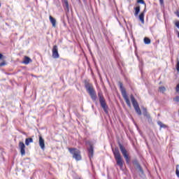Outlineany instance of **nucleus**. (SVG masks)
I'll return each instance as SVG.
<instances>
[{
	"instance_id": "obj_1",
	"label": "nucleus",
	"mask_w": 179,
	"mask_h": 179,
	"mask_svg": "<svg viewBox=\"0 0 179 179\" xmlns=\"http://www.w3.org/2000/svg\"><path fill=\"white\" fill-rule=\"evenodd\" d=\"M113 153L114 155L115 160H116L117 164L122 169L124 167V160L122 159V157H121V154L120 153V150L118 148H115L113 149Z\"/></svg>"
},
{
	"instance_id": "obj_2",
	"label": "nucleus",
	"mask_w": 179,
	"mask_h": 179,
	"mask_svg": "<svg viewBox=\"0 0 179 179\" xmlns=\"http://www.w3.org/2000/svg\"><path fill=\"white\" fill-rule=\"evenodd\" d=\"M85 89L89 93L92 100L96 101V100H97V94H96V91H94V88H93V85L90 83L85 84Z\"/></svg>"
},
{
	"instance_id": "obj_3",
	"label": "nucleus",
	"mask_w": 179,
	"mask_h": 179,
	"mask_svg": "<svg viewBox=\"0 0 179 179\" xmlns=\"http://www.w3.org/2000/svg\"><path fill=\"white\" fill-rule=\"evenodd\" d=\"M118 86L120 89L122 96L126 101V103L127 104L128 107H131V101H129V98L128 97V94H127V90L124 87V85L122 84V83L119 82Z\"/></svg>"
},
{
	"instance_id": "obj_4",
	"label": "nucleus",
	"mask_w": 179,
	"mask_h": 179,
	"mask_svg": "<svg viewBox=\"0 0 179 179\" xmlns=\"http://www.w3.org/2000/svg\"><path fill=\"white\" fill-rule=\"evenodd\" d=\"M69 152L72 155L73 159H75L76 162L82 160V155H80V150L75 148H69Z\"/></svg>"
},
{
	"instance_id": "obj_5",
	"label": "nucleus",
	"mask_w": 179,
	"mask_h": 179,
	"mask_svg": "<svg viewBox=\"0 0 179 179\" xmlns=\"http://www.w3.org/2000/svg\"><path fill=\"white\" fill-rule=\"evenodd\" d=\"M98 97L99 99V103L101 104V107L103 108L104 113L106 114H108V106H107V103H106V99L103 96V92H98Z\"/></svg>"
},
{
	"instance_id": "obj_6",
	"label": "nucleus",
	"mask_w": 179,
	"mask_h": 179,
	"mask_svg": "<svg viewBox=\"0 0 179 179\" xmlns=\"http://www.w3.org/2000/svg\"><path fill=\"white\" fill-rule=\"evenodd\" d=\"M130 99L136 113L138 114V115H142V111H141V108H139V103H138V101L136 99H135V96L131 94L130 96Z\"/></svg>"
},
{
	"instance_id": "obj_7",
	"label": "nucleus",
	"mask_w": 179,
	"mask_h": 179,
	"mask_svg": "<svg viewBox=\"0 0 179 179\" xmlns=\"http://www.w3.org/2000/svg\"><path fill=\"white\" fill-rule=\"evenodd\" d=\"M119 147L124 158L126 160L127 164H129V162H131V158H129V155H128V152L127 151V149H125V147H124V145H122V144L120 143H119Z\"/></svg>"
},
{
	"instance_id": "obj_8",
	"label": "nucleus",
	"mask_w": 179,
	"mask_h": 179,
	"mask_svg": "<svg viewBox=\"0 0 179 179\" xmlns=\"http://www.w3.org/2000/svg\"><path fill=\"white\" fill-rule=\"evenodd\" d=\"M132 163L140 171V176L143 177L145 176V172L143 171V169H142V166H141V164H139V162H138L137 159H134L132 161Z\"/></svg>"
},
{
	"instance_id": "obj_9",
	"label": "nucleus",
	"mask_w": 179,
	"mask_h": 179,
	"mask_svg": "<svg viewBox=\"0 0 179 179\" xmlns=\"http://www.w3.org/2000/svg\"><path fill=\"white\" fill-rule=\"evenodd\" d=\"M52 57L55 59H57L59 58V53H58V46L57 45H55L52 50Z\"/></svg>"
},
{
	"instance_id": "obj_10",
	"label": "nucleus",
	"mask_w": 179,
	"mask_h": 179,
	"mask_svg": "<svg viewBox=\"0 0 179 179\" xmlns=\"http://www.w3.org/2000/svg\"><path fill=\"white\" fill-rule=\"evenodd\" d=\"M19 149L22 156H24L26 155V145L24 142L20 141L19 143Z\"/></svg>"
},
{
	"instance_id": "obj_11",
	"label": "nucleus",
	"mask_w": 179,
	"mask_h": 179,
	"mask_svg": "<svg viewBox=\"0 0 179 179\" xmlns=\"http://www.w3.org/2000/svg\"><path fill=\"white\" fill-rule=\"evenodd\" d=\"M39 146L42 149V150H44L45 149L44 138H43L41 136H39Z\"/></svg>"
},
{
	"instance_id": "obj_12",
	"label": "nucleus",
	"mask_w": 179,
	"mask_h": 179,
	"mask_svg": "<svg viewBox=\"0 0 179 179\" xmlns=\"http://www.w3.org/2000/svg\"><path fill=\"white\" fill-rule=\"evenodd\" d=\"M94 153V150L93 149V145H90V148L88 149V156L90 159H92V157H93Z\"/></svg>"
},
{
	"instance_id": "obj_13",
	"label": "nucleus",
	"mask_w": 179,
	"mask_h": 179,
	"mask_svg": "<svg viewBox=\"0 0 179 179\" xmlns=\"http://www.w3.org/2000/svg\"><path fill=\"white\" fill-rule=\"evenodd\" d=\"M138 19L143 24H145V10L139 15Z\"/></svg>"
},
{
	"instance_id": "obj_14",
	"label": "nucleus",
	"mask_w": 179,
	"mask_h": 179,
	"mask_svg": "<svg viewBox=\"0 0 179 179\" xmlns=\"http://www.w3.org/2000/svg\"><path fill=\"white\" fill-rule=\"evenodd\" d=\"M31 62V59L30 57L25 56L24 58V61L22 62V64H24L25 65H29Z\"/></svg>"
},
{
	"instance_id": "obj_15",
	"label": "nucleus",
	"mask_w": 179,
	"mask_h": 179,
	"mask_svg": "<svg viewBox=\"0 0 179 179\" xmlns=\"http://www.w3.org/2000/svg\"><path fill=\"white\" fill-rule=\"evenodd\" d=\"M49 19H50V23H52V27H55L57 26V20H55V18L52 17V16L50 15L49 17Z\"/></svg>"
},
{
	"instance_id": "obj_16",
	"label": "nucleus",
	"mask_w": 179,
	"mask_h": 179,
	"mask_svg": "<svg viewBox=\"0 0 179 179\" xmlns=\"http://www.w3.org/2000/svg\"><path fill=\"white\" fill-rule=\"evenodd\" d=\"M143 116L146 117L148 120H150V115L148 113V110L146 108H143Z\"/></svg>"
},
{
	"instance_id": "obj_17",
	"label": "nucleus",
	"mask_w": 179,
	"mask_h": 179,
	"mask_svg": "<svg viewBox=\"0 0 179 179\" xmlns=\"http://www.w3.org/2000/svg\"><path fill=\"white\" fill-rule=\"evenodd\" d=\"M30 143H33V138H28L25 139V145L27 146H29V145H30Z\"/></svg>"
},
{
	"instance_id": "obj_18",
	"label": "nucleus",
	"mask_w": 179,
	"mask_h": 179,
	"mask_svg": "<svg viewBox=\"0 0 179 179\" xmlns=\"http://www.w3.org/2000/svg\"><path fill=\"white\" fill-rule=\"evenodd\" d=\"M135 10V13L134 15L135 16H138V15H139V13L141 12V7L140 6H137L134 8Z\"/></svg>"
},
{
	"instance_id": "obj_19",
	"label": "nucleus",
	"mask_w": 179,
	"mask_h": 179,
	"mask_svg": "<svg viewBox=\"0 0 179 179\" xmlns=\"http://www.w3.org/2000/svg\"><path fill=\"white\" fill-rule=\"evenodd\" d=\"M157 124L160 127V128H164V129L167 128V126L163 124V122H162L161 121H158Z\"/></svg>"
},
{
	"instance_id": "obj_20",
	"label": "nucleus",
	"mask_w": 179,
	"mask_h": 179,
	"mask_svg": "<svg viewBox=\"0 0 179 179\" xmlns=\"http://www.w3.org/2000/svg\"><path fill=\"white\" fill-rule=\"evenodd\" d=\"M145 44H150V39L149 38H144Z\"/></svg>"
},
{
	"instance_id": "obj_21",
	"label": "nucleus",
	"mask_w": 179,
	"mask_h": 179,
	"mask_svg": "<svg viewBox=\"0 0 179 179\" xmlns=\"http://www.w3.org/2000/svg\"><path fill=\"white\" fill-rule=\"evenodd\" d=\"M64 6H65L66 9H69V3H68V1L66 0L64 1Z\"/></svg>"
},
{
	"instance_id": "obj_22",
	"label": "nucleus",
	"mask_w": 179,
	"mask_h": 179,
	"mask_svg": "<svg viewBox=\"0 0 179 179\" xmlns=\"http://www.w3.org/2000/svg\"><path fill=\"white\" fill-rule=\"evenodd\" d=\"M159 92H161L162 93H164V92H166V87H159Z\"/></svg>"
},
{
	"instance_id": "obj_23",
	"label": "nucleus",
	"mask_w": 179,
	"mask_h": 179,
	"mask_svg": "<svg viewBox=\"0 0 179 179\" xmlns=\"http://www.w3.org/2000/svg\"><path fill=\"white\" fill-rule=\"evenodd\" d=\"M178 165L176 166V176L179 178V170H178Z\"/></svg>"
},
{
	"instance_id": "obj_24",
	"label": "nucleus",
	"mask_w": 179,
	"mask_h": 179,
	"mask_svg": "<svg viewBox=\"0 0 179 179\" xmlns=\"http://www.w3.org/2000/svg\"><path fill=\"white\" fill-rule=\"evenodd\" d=\"M173 101H175V103H178L179 102V96H178L176 98H174Z\"/></svg>"
},
{
	"instance_id": "obj_25",
	"label": "nucleus",
	"mask_w": 179,
	"mask_h": 179,
	"mask_svg": "<svg viewBox=\"0 0 179 179\" xmlns=\"http://www.w3.org/2000/svg\"><path fill=\"white\" fill-rule=\"evenodd\" d=\"M177 61H178V62H177V65H176V69H177L178 72H179V60H178V59H177Z\"/></svg>"
},
{
	"instance_id": "obj_26",
	"label": "nucleus",
	"mask_w": 179,
	"mask_h": 179,
	"mask_svg": "<svg viewBox=\"0 0 179 179\" xmlns=\"http://www.w3.org/2000/svg\"><path fill=\"white\" fill-rule=\"evenodd\" d=\"M5 65H6V62H2L1 63H0V68L1 66H5Z\"/></svg>"
},
{
	"instance_id": "obj_27",
	"label": "nucleus",
	"mask_w": 179,
	"mask_h": 179,
	"mask_svg": "<svg viewBox=\"0 0 179 179\" xmlns=\"http://www.w3.org/2000/svg\"><path fill=\"white\" fill-rule=\"evenodd\" d=\"M176 90L177 93H178L179 92V83L177 85Z\"/></svg>"
},
{
	"instance_id": "obj_28",
	"label": "nucleus",
	"mask_w": 179,
	"mask_h": 179,
	"mask_svg": "<svg viewBox=\"0 0 179 179\" xmlns=\"http://www.w3.org/2000/svg\"><path fill=\"white\" fill-rule=\"evenodd\" d=\"M138 3H142V4L145 3V1L143 0H138Z\"/></svg>"
},
{
	"instance_id": "obj_29",
	"label": "nucleus",
	"mask_w": 179,
	"mask_h": 179,
	"mask_svg": "<svg viewBox=\"0 0 179 179\" xmlns=\"http://www.w3.org/2000/svg\"><path fill=\"white\" fill-rule=\"evenodd\" d=\"M175 24H176V27H178V29H179V21L176 22Z\"/></svg>"
},
{
	"instance_id": "obj_30",
	"label": "nucleus",
	"mask_w": 179,
	"mask_h": 179,
	"mask_svg": "<svg viewBox=\"0 0 179 179\" xmlns=\"http://www.w3.org/2000/svg\"><path fill=\"white\" fill-rule=\"evenodd\" d=\"M159 3H161V5H163V3H164V0H159Z\"/></svg>"
},
{
	"instance_id": "obj_31",
	"label": "nucleus",
	"mask_w": 179,
	"mask_h": 179,
	"mask_svg": "<svg viewBox=\"0 0 179 179\" xmlns=\"http://www.w3.org/2000/svg\"><path fill=\"white\" fill-rule=\"evenodd\" d=\"M176 13V16H178V17H179V11L177 10Z\"/></svg>"
},
{
	"instance_id": "obj_32",
	"label": "nucleus",
	"mask_w": 179,
	"mask_h": 179,
	"mask_svg": "<svg viewBox=\"0 0 179 179\" xmlns=\"http://www.w3.org/2000/svg\"><path fill=\"white\" fill-rule=\"evenodd\" d=\"M2 58H3V55L0 53V59H2Z\"/></svg>"
},
{
	"instance_id": "obj_33",
	"label": "nucleus",
	"mask_w": 179,
	"mask_h": 179,
	"mask_svg": "<svg viewBox=\"0 0 179 179\" xmlns=\"http://www.w3.org/2000/svg\"><path fill=\"white\" fill-rule=\"evenodd\" d=\"M176 33H177L178 37V38H179V31H176Z\"/></svg>"
},
{
	"instance_id": "obj_34",
	"label": "nucleus",
	"mask_w": 179,
	"mask_h": 179,
	"mask_svg": "<svg viewBox=\"0 0 179 179\" xmlns=\"http://www.w3.org/2000/svg\"><path fill=\"white\" fill-rule=\"evenodd\" d=\"M0 8H1V3H0Z\"/></svg>"
}]
</instances>
